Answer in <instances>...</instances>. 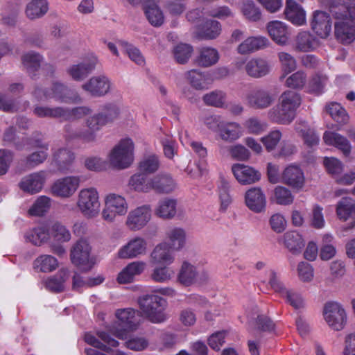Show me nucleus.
<instances>
[{"label": "nucleus", "mask_w": 355, "mask_h": 355, "mask_svg": "<svg viewBox=\"0 0 355 355\" xmlns=\"http://www.w3.org/2000/svg\"><path fill=\"white\" fill-rule=\"evenodd\" d=\"M336 19L334 34L336 40L349 44L355 40V7H347L343 0L322 1Z\"/></svg>", "instance_id": "nucleus-1"}, {"label": "nucleus", "mask_w": 355, "mask_h": 355, "mask_svg": "<svg viewBox=\"0 0 355 355\" xmlns=\"http://www.w3.org/2000/svg\"><path fill=\"white\" fill-rule=\"evenodd\" d=\"M302 103L301 95L293 90H286L281 94L276 105L267 112L268 119L279 125H289L295 116Z\"/></svg>", "instance_id": "nucleus-2"}, {"label": "nucleus", "mask_w": 355, "mask_h": 355, "mask_svg": "<svg viewBox=\"0 0 355 355\" xmlns=\"http://www.w3.org/2000/svg\"><path fill=\"white\" fill-rule=\"evenodd\" d=\"M138 304L142 315L153 323H161L166 318V301L157 295H144L139 297Z\"/></svg>", "instance_id": "nucleus-3"}, {"label": "nucleus", "mask_w": 355, "mask_h": 355, "mask_svg": "<svg viewBox=\"0 0 355 355\" xmlns=\"http://www.w3.org/2000/svg\"><path fill=\"white\" fill-rule=\"evenodd\" d=\"M135 144L130 137L121 139L107 155L109 164L114 168L125 169L131 166L135 159Z\"/></svg>", "instance_id": "nucleus-4"}, {"label": "nucleus", "mask_w": 355, "mask_h": 355, "mask_svg": "<svg viewBox=\"0 0 355 355\" xmlns=\"http://www.w3.org/2000/svg\"><path fill=\"white\" fill-rule=\"evenodd\" d=\"M76 206L87 218H94L101 211L99 193L94 187L81 189L77 196Z\"/></svg>", "instance_id": "nucleus-5"}, {"label": "nucleus", "mask_w": 355, "mask_h": 355, "mask_svg": "<svg viewBox=\"0 0 355 355\" xmlns=\"http://www.w3.org/2000/svg\"><path fill=\"white\" fill-rule=\"evenodd\" d=\"M86 126L87 130L77 132L73 131L71 127L66 128V139H71L74 137H79L85 143H96L98 141L96 132L101 130L107 123L99 112L89 116L86 119Z\"/></svg>", "instance_id": "nucleus-6"}, {"label": "nucleus", "mask_w": 355, "mask_h": 355, "mask_svg": "<svg viewBox=\"0 0 355 355\" xmlns=\"http://www.w3.org/2000/svg\"><path fill=\"white\" fill-rule=\"evenodd\" d=\"M129 209L126 198L119 194L109 193L105 198V207L101 212L102 218L108 223L115 221L116 217L124 216Z\"/></svg>", "instance_id": "nucleus-7"}, {"label": "nucleus", "mask_w": 355, "mask_h": 355, "mask_svg": "<svg viewBox=\"0 0 355 355\" xmlns=\"http://www.w3.org/2000/svg\"><path fill=\"white\" fill-rule=\"evenodd\" d=\"M152 219V209L150 205L137 206L126 214L125 225L131 232L143 230Z\"/></svg>", "instance_id": "nucleus-8"}, {"label": "nucleus", "mask_w": 355, "mask_h": 355, "mask_svg": "<svg viewBox=\"0 0 355 355\" xmlns=\"http://www.w3.org/2000/svg\"><path fill=\"white\" fill-rule=\"evenodd\" d=\"M33 95L39 101L54 99L60 103H76L80 101V97L78 95L70 96L67 88L58 83H55L50 91L44 92L40 89H36Z\"/></svg>", "instance_id": "nucleus-9"}, {"label": "nucleus", "mask_w": 355, "mask_h": 355, "mask_svg": "<svg viewBox=\"0 0 355 355\" xmlns=\"http://www.w3.org/2000/svg\"><path fill=\"white\" fill-rule=\"evenodd\" d=\"M244 101L247 105L255 110L270 107L275 101V95L263 87H255L246 93Z\"/></svg>", "instance_id": "nucleus-10"}, {"label": "nucleus", "mask_w": 355, "mask_h": 355, "mask_svg": "<svg viewBox=\"0 0 355 355\" xmlns=\"http://www.w3.org/2000/svg\"><path fill=\"white\" fill-rule=\"evenodd\" d=\"M80 184V178L69 175L57 179L50 188L51 193L57 198L67 199L72 197Z\"/></svg>", "instance_id": "nucleus-11"}, {"label": "nucleus", "mask_w": 355, "mask_h": 355, "mask_svg": "<svg viewBox=\"0 0 355 355\" xmlns=\"http://www.w3.org/2000/svg\"><path fill=\"white\" fill-rule=\"evenodd\" d=\"M323 316L327 324L336 331L343 329L347 322L345 310L336 302H328L324 304Z\"/></svg>", "instance_id": "nucleus-12"}, {"label": "nucleus", "mask_w": 355, "mask_h": 355, "mask_svg": "<svg viewBox=\"0 0 355 355\" xmlns=\"http://www.w3.org/2000/svg\"><path fill=\"white\" fill-rule=\"evenodd\" d=\"M113 83L105 74H98L92 76L82 85V89L94 97H103L112 90Z\"/></svg>", "instance_id": "nucleus-13"}, {"label": "nucleus", "mask_w": 355, "mask_h": 355, "mask_svg": "<svg viewBox=\"0 0 355 355\" xmlns=\"http://www.w3.org/2000/svg\"><path fill=\"white\" fill-rule=\"evenodd\" d=\"M90 252L91 246L88 241L85 239L78 240L71 251L72 263L83 270H89L94 264Z\"/></svg>", "instance_id": "nucleus-14"}, {"label": "nucleus", "mask_w": 355, "mask_h": 355, "mask_svg": "<svg viewBox=\"0 0 355 355\" xmlns=\"http://www.w3.org/2000/svg\"><path fill=\"white\" fill-rule=\"evenodd\" d=\"M98 64V56L93 52L88 53L82 62L69 67L67 73L73 80L82 81L96 69Z\"/></svg>", "instance_id": "nucleus-15"}, {"label": "nucleus", "mask_w": 355, "mask_h": 355, "mask_svg": "<svg viewBox=\"0 0 355 355\" xmlns=\"http://www.w3.org/2000/svg\"><path fill=\"white\" fill-rule=\"evenodd\" d=\"M115 316L119 322V325L122 328L117 327V329L125 332L137 330L141 322V315L139 312L131 308L118 309L115 313ZM112 327L116 328V325L113 324L109 327L105 331L110 334V329Z\"/></svg>", "instance_id": "nucleus-16"}, {"label": "nucleus", "mask_w": 355, "mask_h": 355, "mask_svg": "<svg viewBox=\"0 0 355 355\" xmlns=\"http://www.w3.org/2000/svg\"><path fill=\"white\" fill-rule=\"evenodd\" d=\"M147 250V241L141 236H137L123 245L117 254L121 259H134L146 254Z\"/></svg>", "instance_id": "nucleus-17"}, {"label": "nucleus", "mask_w": 355, "mask_h": 355, "mask_svg": "<svg viewBox=\"0 0 355 355\" xmlns=\"http://www.w3.org/2000/svg\"><path fill=\"white\" fill-rule=\"evenodd\" d=\"M244 202L251 211L259 214L266 210V196L260 187H251L244 194Z\"/></svg>", "instance_id": "nucleus-18"}, {"label": "nucleus", "mask_w": 355, "mask_h": 355, "mask_svg": "<svg viewBox=\"0 0 355 355\" xmlns=\"http://www.w3.org/2000/svg\"><path fill=\"white\" fill-rule=\"evenodd\" d=\"M208 277V273L206 271H198L196 266L184 261L178 274V281L181 284L189 286L198 281H202Z\"/></svg>", "instance_id": "nucleus-19"}, {"label": "nucleus", "mask_w": 355, "mask_h": 355, "mask_svg": "<svg viewBox=\"0 0 355 355\" xmlns=\"http://www.w3.org/2000/svg\"><path fill=\"white\" fill-rule=\"evenodd\" d=\"M312 30L322 38L327 37L332 29L331 19L329 14L322 10H315L311 21Z\"/></svg>", "instance_id": "nucleus-20"}, {"label": "nucleus", "mask_w": 355, "mask_h": 355, "mask_svg": "<svg viewBox=\"0 0 355 355\" xmlns=\"http://www.w3.org/2000/svg\"><path fill=\"white\" fill-rule=\"evenodd\" d=\"M46 180L45 171L31 173L21 178L19 187L24 192L35 194L42 191Z\"/></svg>", "instance_id": "nucleus-21"}, {"label": "nucleus", "mask_w": 355, "mask_h": 355, "mask_svg": "<svg viewBox=\"0 0 355 355\" xmlns=\"http://www.w3.org/2000/svg\"><path fill=\"white\" fill-rule=\"evenodd\" d=\"M281 182L293 189L300 191L304 186L305 178L300 166L291 164L283 171Z\"/></svg>", "instance_id": "nucleus-22"}, {"label": "nucleus", "mask_w": 355, "mask_h": 355, "mask_svg": "<svg viewBox=\"0 0 355 355\" xmlns=\"http://www.w3.org/2000/svg\"><path fill=\"white\" fill-rule=\"evenodd\" d=\"M266 28L270 38L277 44L285 46L288 43L291 31L286 23L278 20L271 21L267 24Z\"/></svg>", "instance_id": "nucleus-23"}, {"label": "nucleus", "mask_w": 355, "mask_h": 355, "mask_svg": "<svg viewBox=\"0 0 355 355\" xmlns=\"http://www.w3.org/2000/svg\"><path fill=\"white\" fill-rule=\"evenodd\" d=\"M232 171L236 180L243 185L251 184L260 180V173L254 168L243 164H234Z\"/></svg>", "instance_id": "nucleus-24"}, {"label": "nucleus", "mask_w": 355, "mask_h": 355, "mask_svg": "<svg viewBox=\"0 0 355 355\" xmlns=\"http://www.w3.org/2000/svg\"><path fill=\"white\" fill-rule=\"evenodd\" d=\"M173 250L169 246L167 242L162 241L152 250L150 257L153 264L169 266L175 261Z\"/></svg>", "instance_id": "nucleus-25"}, {"label": "nucleus", "mask_w": 355, "mask_h": 355, "mask_svg": "<svg viewBox=\"0 0 355 355\" xmlns=\"http://www.w3.org/2000/svg\"><path fill=\"white\" fill-rule=\"evenodd\" d=\"M110 331L112 336L116 338L125 340V346L132 351L140 352L146 349L148 346V340L142 336H132L128 338L127 333L123 330H119L115 327L110 329Z\"/></svg>", "instance_id": "nucleus-26"}, {"label": "nucleus", "mask_w": 355, "mask_h": 355, "mask_svg": "<svg viewBox=\"0 0 355 355\" xmlns=\"http://www.w3.org/2000/svg\"><path fill=\"white\" fill-rule=\"evenodd\" d=\"M245 70L249 76L253 78H260L270 73L271 66L266 59L253 58L246 62Z\"/></svg>", "instance_id": "nucleus-27"}, {"label": "nucleus", "mask_w": 355, "mask_h": 355, "mask_svg": "<svg viewBox=\"0 0 355 355\" xmlns=\"http://www.w3.org/2000/svg\"><path fill=\"white\" fill-rule=\"evenodd\" d=\"M177 188L173 177L166 173H161L152 178L151 191L157 193H170Z\"/></svg>", "instance_id": "nucleus-28"}, {"label": "nucleus", "mask_w": 355, "mask_h": 355, "mask_svg": "<svg viewBox=\"0 0 355 355\" xmlns=\"http://www.w3.org/2000/svg\"><path fill=\"white\" fill-rule=\"evenodd\" d=\"M284 14L286 18L295 26H302L306 24V12L294 0H286Z\"/></svg>", "instance_id": "nucleus-29"}, {"label": "nucleus", "mask_w": 355, "mask_h": 355, "mask_svg": "<svg viewBox=\"0 0 355 355\" xmlns=\"http://www.w3.org/2000/svg\"><path fill=\"white\" fill-rule=\"evenodd\" d=\"M336 212L340 220H352L349 228L355 226V203L352 198L348 197L341 198L336 205Z\"/></svg>", "instance_id": "nucleus-30"}, {"label": "nucleus", "mask_w": 355, "mask_h": 355, "mask_svg": "<svg viewBox=\"0 0 355 355\" xmlns=\"http://www.w3.org/2000/svg\"><path fill=\"white\" fill-rule=\"evenodd\" d=\"M155 215L164 220L173 218L177 214V200L171 198H164L159 200L155 209Z\"/></svg>", "instance_id": "nucleus-31"}, {"label": "nucleus", "mask_w": 355, "mask_h": 355, "mask_svg": "<svg viewBox=\"0 0 355 355\" xmlns=\"http://www.w3.org/2000/svg\"><path fill=\"white\" fill-rule=\"evenodd\" d=\"M146 263L144 261H133L128 264L118 275L119 284H128L134 281L136 276L141 275L146 269Z\"/></svg>", "instance_id": "nucleus-32"}, {"label": "nucleus", "mask_w": 355, "mask_h": 355, "mask_svg": "<svg viewBox=\"0 0 355 355\" xmlns=\"http://www.w3.org/2000/svg\"><path fill=\"white\" fill-rule=\"evenodd\" d=\"M243 132V128L239 123L223 121L218 135L225 141L233 142L241 137Z\"/></svg>", "instance_id": "nucleus-33"}, {"label": "nucleus", "mask_w": 355, "mask_h": 355, "mask_svg": "<svg viewBox=\"0 0 355 355\" xmlns=\"http://www.w3.org/2000/svg\"><path fill=\"white\" fill-rule=\"evenodd\" d=\"M269 40L263 36L248 37L237 47V52L246 55L268 46Z\"/></svg>", "instance_id": "nucleus-34"}, {"label": "nucleus", "mask_w": 355, "mask_h": 355, "mask_svg": "<svg viewBox=\"0 0 355 355\" xmlns=\"http://www.w3.org/2000/svg\"><path fill=\"white\" fill-rule=\"evenodd\" d=\"M184 76L191 85L196 89H207L213 82L210 73L202 72L198 69L188 71Z\"/></svg>", "instance_id": "nucleus-35"}, {"label": "nucleus", "mask_w": 355, "mask_h": 355, "mask_svg": "<svg viewBox=\"0 0 355 355\" xmlns=\"http://www.w3.org/2000/svg\"><path fill=\"white\" fill-rule=\"evenodd\" d=\"M168 244L175 251L182 250L186 244L187 234L185 230L179 227H171L165 232Z\"/></svg>", "instance_id": "nucleus-36"}, {"label": "nucleus", "mask_w": 355, "mask_h": 355, "mask_svg": "<svg viewBox=\"0 0 355 355\" xmlns=\"http://www.w3.org/2000/svg\"><path fill=\"white\" fill-rule=\"evenodd\" d=\"M323 139L327 145L334 146L339 149L344 155L347 156L351 152V144L349 141L341 135L331 131H326Z\"/></svg>", "instance_id": "nucleus-37"}, {"label": "nucleus", "mask_w": 355, "mask_h": 355, "mask_svg": "<svg viewBox=\"0 0 355 355\" xmlns=\"http://www.w3.org/2000/svg\"><path fill=\"white\" fill-rule=\"evenodd\" d=\"M49 238V226L46 225H40L31 228L24 234V239L26 242L37 246H40L47 242Z\"/></svg>", "instance_id": "nucleus-38"}, {"label": "nucleus", "mask_w": 355, "mask_h": 355, "mask_svg": "<svg viewBox=\"0 0 355 355\" xmlns=\"http://www.w3.org/2000/svg\"><path fill=\"white\" fill-rule=\"evenodd\" d=\"M295 130L302 137L304 144L309 148L318 145L320 137L311 128L305 121H299L295 123Z\"/></svg>", "instance_id": "nucleus-39"}, {"label": "nucleus", "mask_w": 355, "mask_h": 355, "mask_svg": "<svg viewBox=\"0 0 355 355\" xmlns=\"http://www.w3.org/2000/svg\"><path fill=\"white\" fill-rule=\"evenodd\" d=\"M152 178L140 171L133 174L128 180V186L131 191L139 193H148L151 191Z\"/></svg>", "instance_id": "nucleus-40"}, {"label": "nucleus", "mask_w": 355, "mask_h": 355, "mask_svg": "<svg viewBox=\"0 0 355 355\" xmlns=\"http://www.w3.org/2000/svg\"><path fill=\"white\" fill-rule=\"evenodd\" d=\"M75 156L70 150L63 148L53 152V163L58 171L66 172L69 171Z\"/></svg>", "instance_id": "nucleus-41"}, {"label": "nucleus", "mask_w": 355, "mask_h": 355, "mask_svg": "<svg viewBox=\"0 0 355 355\" xmlns=\"http://www.w3.org/2000/svg\"><path fill=\"white\" fill-rule=\"evenodd\" d=\"M221 30L219 21L214 19L207 20L198 27L197 36L203 40H214L220 35Z\"/></svg>", "instance_id": "nucleus-42"}, {"label": "nucleus", "mask_w": 355, "mask_h": 355, "mask_svg": "<svg viewBox=\"0 0 355 355\" xmlns=\"http://www.w3.org/2000/svg\"><path fill=\"white\" fill-rule=\"evenodd\" d=\"M317 45V40L308 31H300L295 37V47L300 51H311Z\"/></svg>", "instance_id": "nucleus-43"}, {"label": "nucleus", "mask_w": 355, "mask_h": 355, "mask_svg": "<svg viewBox=\"0 0 355 355\" xmlns=\"http://www.w3.org/2000/svg\"><path fill=\"white\" fill-rule=\"evenodd\" d=\"M284 244L290 252L297 254L300 252L304 246V241L299 232L290 231L284 235Z\"/></svg>", "instance_id": "nucleus-44"}, {"label": "nucleus", "mask_w": 355, "mask_h": 355, "mask_svg": "<svg viewBox=\"0 0 355 355\" xmlns=\"http://www.w3.org/2000/svg\"><path fill=\"white\" fill-rule=\"evenodd\" d=\"M101 114L103 118L107 123L119 119L121 115H128V111L121 108L118 104L108 103L103 105L101 107Z\"/></svg>", "instance_id": "nucleus-45"}, {"label": "nucleus", "mask_w": 355, "mask_h": 355, "mask_svg": "<svg viewBox=\"0 0 355 355\" xmlns=\"http://www.w3.org/2000/svg\"><path fill=\"white\" fill-rule=\"evenodd\" d=\"M180 141L186 148H191L200 158H205L207 152L202 144L193 141L187 130H182L179 133Z\"/></svg>", "instance_id": "nucleus-46"}, {"label": "nucleus", "mask_w": 355, "mask_h": 355, "mask_svg": "<svg viewBox=\"0 0 355 355\" xmlns=\"http://www.w3.org/2000/svg\"><path fill=\"white\" fill-rule=\"evenodd\" d=\"M218 194L220 203V209L226 211L232 203V197L230 194V185L229 181L223 177H220L218 182Z\"/></svg>", "instance_id": "nucleus-47"}, {"label": "nucleus", "mask_w": 355, "mask_h": 355, "mask_svg": "<svg viewBox=\"0 0 355 355\" xmlns=\"http://www.w3.org/2000/svg\"><path fill=\"white\" fill-rule=\"evenodd\" d=\"M219 58L220 55L216 49L205 46L200 50L198 62L200 66L208 67L216 64Z\"/></svg>", "instance_id": "nucleus-48"}, {"label": "nucleus", "mask_w": 355, "mask_h": 355, "mask_svg": "<svg viewBox=\"0 0 355 355\" xmlns=\"http://www.w3.org/2000/svg\"><path fill=\"white\" fill-rule=\"evenodd\" d=\"M119 46L128 58L139 66L145 64V58L140 50L132 44L123 40L118 41Z\"/></svg>", "instance_id": "nucleus-49"}, {"label": "nucleus", "mask_w": 355, "mask_h": 355, "mask_svg": "<svg viewBox=\"0 0 355 355\" xmlns=\"http://www.w3.org/2000/svg\"><path fill=\"white\" fill-rule=\"evenodd\" d=\"M34 146L38 150L31 154L26 159L27 164L31 167L42 163L48 155V146L46 144H43L41 141H35Z\"/></svg>", "instance_id": "nucleus-50"}, {"label": "nucleus", "mask_w": 355, "mask_h": 355, "mask_svg": "<svg viewBox=\"0 0 355 355\" xmlns=\"http://www.w3.org/2000/svg\"><path fill=\"white\" fill-rule=\"evenodd\" d=\"M68 278L69 271L67 269L60 270L56 275L49 278L45 282V286L51 291H62L64 288V283Z\"/></svg>", "instance_id": "nucleus-51"}, {"label": "nucleus", "mask_w": 355, "mask_h": 355, "mask_svg": "<svg viewBox=\"0 0 355 355\" xmlns=\"http://www.w3.org/2000/svg\"><path fill=\"white\" fill-rule=\"evenodd\" d=\"M22 64L32 76L38 71L42 62V56L33 51L25 53L21 58Z\"/></svg>", "instance_id": "nucleus-52"}, {"label": "nucleus", "mask_w": 355, "mask_h": 355, "mask_svg": "<svg viewBox=\"0 0 355 355\" xmlns=\"http://www.w3.org/2000/svg\"><path fill=\"white\" fill-rule=\"evenodd\" d=\"M104 278L98 275L95 277H83L78 274H75L73 277V288L80 291L86 288L95 286L101 284Z\"/></svg>", "instance_id": "nucleus-53"}, {"label": "nucleus", "mask_w": 355, "mask_h": 355, "mask_svg": "<svg viewBox=\"0 0 355 355\" xmlns=\"http://www.w3.org/2000/svg\"><path fill=\"white\" fill-rule=\"evenodd\" d=\"M48 9L46 0H32L26 6V14L29 19H33L43 16Z\"/></svg>", "instance_id": "nucleus-54"}, {"label": "nucleus", "mask_w": 355, "mask_h": 355, "mask_svg": "<svg viewBox=\"0 0 355 355\" xmlns=\"http://www.w3.org/2000/svg\"><path fill=\"white\" fill-rule=\"evenodd\" d=\"M58 261L57 259L49 254L39 256L34 261V267L43 272H49L57 268Z\"/></svg>", "instance_id": "nucleus-55"}, {"label": "nucleus", "mask_w": 355, "mask_h": 355, "mask_svg": "<svg viewBox=\"0 0 355 355\" xmlns=\"http://www.w3.org/2000/svg\"><path fill=\"white\" fill-rule=\"evenodd\" d=\"M50 237L60 243L67 242L71 239L70 231L62 223L55 222L49 225Z\"/></svg>", "instance_id": "nucleus-56"}, {"label": "nucleus", "mask_w": 355, "mask_h": 355, "mask_svg": "<svg viewBox=\"0 0 355 355\" xmlns=\"http://www.w3.org/2000/svg\"><path fill=\"white\" fill-rule=\"evenodd\" d=\"M159 167V160L155 154L145 156L139 164V170L141 173L146 174L154 173Z\"/></svg>", "instance_id": "nucleus-57"}, {"label": "nucleus", "mask_w": 355, "mask_h": 355, "mask_svg": "<svg viewBox=\"0 0 355 355\" xmlns=\"http://www.w3.org/2000/svg\"><path fill=\"white\" fill-rule=\"evenodd\" d=\"M278 58L281 63L282 75L280 79L284 78L288 74L294 71L297 68V62L295 58L286 52H279Z\"/></svg>", "instance_id": "nucleus-58"}, {"label": "nucleus", "mask_w": 355, "mask_h": 355, "mask_svg": "<svg viewBox=\"0 0 355 355\" xmlns=\"http://www.w3.org/2000/svg\"><path fill=\"white\" fill-rule=\"evenodd\" d=\"M273 198L277 205H289L293 202L294 196L288 189L277 186L274 189Z\"/></svg>", "instance_id": "nucleus-59"}, {"label": "nucleus", "mask_w": 355, "mask_h": 355, "mask_svg": "<svg viewBox=\"0 0 355 355\" xmlns=\"http://www.w3.org/2000/svg\"><path fill=\"white\" fill-rule=\"evenodd\" d=\"M51 205V199L46 196H40L37 198L28 210L32 216H42L49 209Z\"/></svg>", "instance_id": "nucleus-60"}, {"label": "nucleus", "mask_w": 355, "mask_h": 355, "mask_svg": "<svg viewBox=\"0 0 355 355\" xmlns=\"http://www.w3.org/2000/svg\"><path fill=\"white\" fill-rule=\"evenodd\" d=\"M175 272L173 269L166 265H161L155 267L151 274L153 281L159 283H164L170 281L174 276Z\"/></svg>", "instance_id": "nucleus-61"}, {"label": "nucleus", "mask_w": 355, "mask_h": 355, "mask_svg": "<svg viewBox=\"0 0 355 355\" xmlns=\"http://www.w3.org/2000/svg\"><path fill=\"white\" fill-rule=\"evenodd\" d=\"M249 134L259 135L267 129L266 122L261 121L257 116H252L246 119L243 123Z\"/></svg>", "instance_id": "nucleus-62"}, {"label": "nucleus", "mask_w": 355, "mask_h": 355, "mask_svg": "<svg viewBox=\"0 0 355 355\" xmlns=\"http://www.w3.org/2000/svg\"><path fill=\"white\" fill-rule=\"evenodd\" d=\"M326 108L334 121L339 123H345L347 122L349 116L345 110L340 105V104L332 102L329 103Z\"/></svg>", "instance_id": "nucleus-63"}, {"label": "nucleus", "mask_w": 355, "mask_h": 355, "mask_svg": "<svg viewBox=\"0 0 355 355\" xmlns=\"http://www.w3.org/2000/svg\"><path fill=\"white\" fill-rule=\"evenodd\" d=\"M203 101L207 105L223 107L225 104L226 94L220 90H215L204 95Z\"/></svg>", "instance_id": "nucleus-64"}]
</instances>
